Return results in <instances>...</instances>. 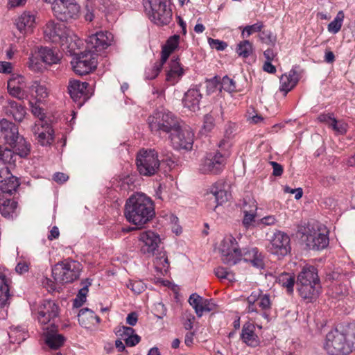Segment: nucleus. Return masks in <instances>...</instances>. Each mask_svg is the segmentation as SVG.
<instances>
[{"instance_id":"47","label":"nucleus","mask_w":355,"mask_h":355,"mask_svg":"<svg viewBox=\"0 0 355 355\" xmlns=\"http://www.w3.org/2000/svg\"><path fill=\"white\" fill-rule=\"evenodd\" d=\"M239 56L248 58L252 53V44L248 40L241 42L236 48Z\"/></svg>"},{"instance_id":"30","label":"nucleus","mask_w":355,"mask_h":355,"mask_svg":"<svg viewBox=\"0 0 355 355\" xmlns=\"http://www.w3.org/2000/svg\"><path fill=\"white\" fill-rule=\"evenodd\" d=\"M299 81V76L294 69L291 70L288 73L283 74L280 78L281 92H284V96L297 85Z\"/></svg>"},{"instance_id":"36","label":"nucleus","mask_w":355,"mask_h":355,"mask_svg":"<svg viewBox=\"0 0 355 355\" xmlns=\"http://www.w3.org/2000/svg\"><path fill=\"white\" fill-rule=\"evenodd\" d=\"M6 112L8 115H11L17 121H21L26 113L24 106L14 101L8 102Z\"/></svg>"},{"instance_id":"5","label":"nucleus","mask_w":355,"mask_h":355,"mask_svg":"<svg viewBox=\"0 0 355 355\" xmlns=\"http://www.w3.org/2000/svg\"><path fill=\"white\" fill-rule=\"evenodd\" d=\"M139 173L144 176H152L157 173L160 166L158 153L155 149H141L136 159Z\"/></svg>"},{"instance_id":"29","label":"nucleus","mask_w":355,"mask_h":355,"mask_svg":"<svg viewBox=\"0 0 355 355\" xmlns=\"http://www.w3.org/2000/svg\"><path fill=\"white\" fill-rule=\"evenodd\" d=\"M255 327L253 324L245 323L243 327L241 338L247 345L256 347L259 345V338L254 332Z\"/></svg>"},{"instance_id":"60","label":"nucleus","mask_w":355,"mask_h":355,"mask_svg":"<svg viewBox=\"0 0 355 355\" xmlns=\"http://www.w3.org/2000/svg\"><path fill=\"white\" fill-rule=\"evenodd\" d=\"M214 127V119L211 114H206L204 118L203 129L207 131H211Z\"/></svg>"},{"instance_id":"53","label":"nucleus","mask_w":355,"mask_h":355,"mask_svg":"<svg viewBox=\"0 0 355 355\" xmlns=\"http://www.w3.org/2000/svg\"><path fill=\"white\" fill-rule=\"evenodd\" d=\"M221 87L224 90L229 92H235L236 90L235 82L227 76L223 78L221 81Z\"/></svg>"},{"instance_id":"56","label":"nucleus","mask_w":355,"mask_h":355,"mask_svg":"<svg viewBox=\"0 0 355 355\" xmlns=\"http://www.w3.org/2000/svg\"><path fill=\"white\" fill-rule=\"evenodd\" d=\"M263 27V24L262 22H257L254 24L245 26L242 34L244 35L245 33H246L247 36H250L254 33L261 32Z\"/></svg>"},{"instance_id":"49","label":"nucleus","mask_w":355,"mask_h":355,"mask_svg":"<svg viewBox=\"0 0 355 355\" xmlns=\"http://www.w3.org/2000/svg\"><path fill=\"white\" fill-rule=\"evenodd\" d=\"M87 315H89L92 320L96 319L97 322H100V318L94 315V313L92 311L88 309H83L80 310L78 315V322L83 327H87V323L85 322V318Z\"/></svg>"},{"instance_id":"59","label":"nucleus","mask_w":355,"mask_h":355,"mask_svg":"<svg viewBox=\"0 0 355 355\" xmlns=\"http://www.w3.org/2000/svg\"><path fill=\"white\" fill-rule=\"evenodd\" d=\"M228 256H227V258H229L228 259L231 261H233L232 263V262H223L225 264H227V265H234L236 264L240 259H241V257L242 255L241 251L239 250V248L237 250H235V251H232V252H229L228 253Z\"/></svg>"},{"instance_id":"40","label":"nucleus","mask_w":355,"mask_h":355,"mask_svg":"<svg viewBox=\"0 0 355 355\" xmlns=\"http://www.w3.org/2000/svg\"><path fill=\"white\" fill-rule=\"evenodd\" d=\"M183 73V69L180 67L178 59L172 60L170 63V70L166 74V80L174 83L177 81V78L181 77Z\"/></svg>"},{"instance_id":"42","label":"nucleus","mask_w":355,"mask_h":355,"mask_svg":"<svg viewBox=\"0 0 355 355\" xmlns=\"http://www.w3.org/2000/svg\"><path fill=\"white\" fill-rule=\"evenodd\" d=\"M31 92L35 93V98L38 101L44 100L49 96V92L44 85L34 81L31 86Z\"/></svg>"},{"instance_id":"38","label":"nucleus","mask_w":355,"mask_h":355,"mask_svg":"<svg viewBox=\"0 0 355 355\" xmlns=\"http://www.w3.org/2000/svg\"><path fill=\"white\" fill-rule=\"evenodd\" d=\"M37 53L42 61L48 64H56L60 59V56L57 51L47 47H41Z\"/></svg>"},{"instance_id":"57","label":"nucleus","mask_w":355,"mask_h":355,"mask_svg":"<svg viewBox=\"0 0 355 355\" xmlns=\"http://www.w3.org/2000/svg\"><path fill=\"white\" fill-rule=\"evenodd\" d=\"M128 287L136 294L142 293L145 289V284L141 281L130 282Z\"/></svg>"},{"instance_id":"58","label":"nucleus","mask_w":355,"mask_h":355,"mask_svg":"<svg viewBox=\"0 0 355 355\" xmlns=\"http://www.w3.org/2000/svg\"><path fill=\"white\" fill-rule=\"evenodd\" d=\"M208 43L211 48L215 49L218 51H223L226 49L227 46V44L226 42L223 41H220L219 40L209 38L208 39Z\"/></svg>"},{"instance_id":"4","label":"nucleus","mask_w":355,"mask_h":355,"mask_svg":"<svg viewBox=\"0 0 355 355\" xmlns=\"http://www.w3.org/2000/svg\"><path fill=\"white\" fill-rule=\"evenodd\" d=\"M82 268V265L78 261L67 259L53 267L52 275L56 282L71 283L79 278Z\"/></svg>"},{"instance_id":"52","label":"nucleus","mask_w":355,"mask_h":355,"mask_svg":"<svg viewBox=\"0 0 355 355\" xmlns=\"http://www.w3.org/2000/svg\"><path fill=\"white\" fill-rule=\"evenodd\" d=\"M135 178L134 176L127 175L121 179L120 187L125 191L133 190L135 189Z\"/></svg>"},{"instance_id":"46","label":"nucleus","mask_w":355,"mask_h":355,"mask_svg":"<svg viewBox=\"0 0 355 355\" xmlns=\"http://www.w3.org/2000/svg\"><path fill=\"white\" fill-rule=\"evenodd\" d=\"M8 90L11 96L19 100H23L26 96L24 92L19 87L15 85V80H10L8 81Z\"/></svg>"},{"instance_id":"14","label":"nucleus","mask_w":355,"mask_h":355,"mask_svg":"<svg viewBox=\"0 0 355 355\" xmlns=\"http://www.w3.org/2000/svg\"><path fill=\"white\" fill-rule=\"evenodd\" d=\"M179 40L178 35H174L167 40L166 44L162 48L160 61L155 64L152 69V74L147 73L146 78L154 79L158 76L170 54L178 47Z\"/></svg>"},{"instance_id":"28","label":"nucleus","mask_w":355,"mask_h":355,"mask_svg":"<svg viewBox=\"0 0 355 355\" xmlns=\"http://www.w3.org/2000/svg\"><path fill=\"white\" fill-rule=\"evenodd\" d=\"M116 334L119 338L123 340L128 347H134L140 342L141 338L135 334V329L130 327H119Z\"/></svg>"},{"instance_id":"64","label":"nucleus","mask_w":355,"mask_h":355,"mask_svg":"<svg viewBox=\"0 0 355 355\" xmlns=\"http://www.w3.org/2000/svg\"><path fill=\"white\" fill-rule=\"evenodd\" d=\"M185 322H184V327L187 330L191 329L193 328V323L195 320V317L191 313L185 315Z\"/></svg>"},{"instance_id":"39","label":"nucleus","mask_w":355,"mask_h":355,"mask_svg":"<svg viewBox=\"0 0 355 355\" xmlns=\"http://www.w3.org/2000/svg\"><path fill=\"white\" fill-rule=\"evenodd\" d=\"M15 150V154L21 157H26L31 152V145L23 137L19 136L12 145H10Z\"/></svg>"},{"instance_id":"19","label":"nucleus","mask_w":355,"mask_h":355,"mask_svg":"<svg viewBox=\"0 0 355 355\" xmlns=\"http://www.w3.org/2000/svg\"><path fill=\"white\" fill-rule=\"evenodd\" d=\"M112 41L113 35L111 33L101 31L89 37L87 45L89 48L94 49L95 51L98 52L107 49Z\"/></svg>"},{"instance_id":"3","label":"nucleus","mask_w":355,"mask_h":355,"mask_svg":"<svg viewBox=\"0 0 355 355\" xmlns=\"http://www.w3.org/2000/svg\"><path fill=\"white\" fill-rule=\"evenodd\" d=\"M148 124L150 131L155 134L162 133L171 135L173 131L178 130L180 121L171 112L157 110L148 118Z\"/></svg>"},{"instance_id":"13","label":"nucleus","mask_w":355,"mask_h":355,"mask_svg":"<svg viewBox=\"0 0 355 355\" xmlns=\"http://www.w3.org/2000/svg\"><path fill=\"white\" fill-rule=\"evenodd\" d=\"M268 249L270 253L277 256H286L291 251L289 236L281 231H277L270 239Z\"/></svg>"},{"instance_id":"50","label":"nucleus","mask_w":355,"mask_h":355,"mask_svg":"<svg viewBox=\"0 0 355 355\" xmlns=\"http://www.w3.org/2000/svg\"><path fill=\"white\" fill-rule=\"evenodd\" d=\"M38 54L37 55H33L29 58V60L27 62V65L28 68L35 72L41 71L42 69V64L40 58Z\"/></svg>"},{"instance_id":"41","label":"nucleus","mask_w":355,"mask_h":355,"mask_svg":"<svg viewBox=\"0 0 355 355\" xmlns=\"http://www.w3.org/2000/svg\"><path fill=\"white\" fill-rule=\"evenodd\" d=\"M9 297V287L6 276L0 273V307L6 305Z\"/></svg>"},{"instance_id":"31","label":"nucleus","mask_w":355,"mask_h":355,"mask_svg":"<svg viewBox=\"0 0 355 355\" xmlns=\"http://www.w3.org/2000/svg\"><path fill=\"white\" fill-rule=\"evenodd\" d=\"M320 282L317 270L314 266H306L297 276V284H317Z\"/></svg>"},{"instance_id":"26","label":"nucleus","mask_w":355,"mask_h":355,"mask_svg":"<svg viewBox=\"0 0 355 355\" xmlns=\"http://www.w3.org/2000/svg\"><path fill=\"white\" fill-rule=\"evenodd\" d=\"M71 34H69L70 35H64L62 38L64 40L60 41L58 44L61 46L63 51H67L71 55H76V51L80 48L81 45H83V42L71 30Z\"/></svg>"},{"instance_id":"61","label":"nucleus","mask_w":355,"mask_h":355,"mask_svg":"<svg viewBox=\"0 0 355 355\" xmlns=\"http://www.w3.org/2000/svg\"><path fill=\"white\" fill-rule=\"evenodd\" d=\"M29 270V263L26 261H19L16 267L15 271L19 275H22L25 272H27Z\"/></svg>"},{"instance_id":"34","label":"nucleus","mask_w":355,"mask_h":355,"mask_svg":"<svg viewBox=\"0 0 355 355\" xmlns=\"http://www.w3.org/2000/svg\"><path fill=\"white\" fill-rule=\"evenodd\" d=\"M243 256L244 261L251 263L254 267L263 268L265 266L263 256L257 248L246 250L243 252Z\"/></svg>"},{"instance_id":"23","label":"nucleus","mask_w":355,"mask_h":355,"mask_svg":"<svg viewBox=\"0 0 355 355\" xmlns=\"http://www.w3.org/2000/svg\"><path fill=\"white\" fill-rule=\"evenodd\" d=\"M19 185L17 178L10 173L8 168L0 169V190L3 193H12Z\"/></svg>"},{"instance_id":"11","label":"nucleus","mask_w":355,"mask_h":355,"mask_svg":"<svg viewBox=\"0 0 355 355\" xmlns=\"http://www.w3.org/2000/svg\"><path fill=\"white\" fill-rule=\"evenodd\" d=\"M193 133L187 128H182L179 124L177 131H173L169 138L174 148L177 150H191L193 144Z\"/></svg>"},{"instance_id":"54","label":"nucleus","mask_w":355,"mask_h":355,"mask_svg":"<svg viewBox=\"0 0 355 355\" xmlns=\"http://www.w3.org/2000/svg\"><path fill=\"white\" fill-rule=\"evenodd\" d=\"M15 151L11 150L7 148L1 150V161L3 163H14L15 160L13 159L15 155Z\"/></svg>"},{"instance_id":"48","label":"nucleus","mask_w":355,"mask_h":355,"mask_svg":"<svg viewBox=\"0 0 355 355\" xmlns=\"http://www.w3.org/2000/svg\"><path fill=\"white\" fill-rule=\"evenodd\" d=\"M343 18V11L338 12L336 18L328 25V31L333 33H338L341 28Z\"/></svg>"},{"instance_id":"37","label":"nucleus","mask_w":355,"mask_h":355,"mask_svg":"<svg viewBox=\"0 0 355 355\" xmlns=\"http://www.w3.org/2000/svg\"><path fill=\"white\" fill-rule=\"evenodd\" d=\"M237 243H236V240L232 236H228L225 238L221 242L220 246V251L221 253V260L223 262H231L227 257L228 256L229 252L235 251L237 250ZM233 261H232V263Z\"/></svg>"},{"instance_id":"27","label":"nucleus","mask_w":355,"mask_h":355,"mask_svg":"<svg viewBox=\"0 0 355 355\" xmlns=\"http://www.w3.org/2000/svg\"><path fill=\"white\" fill-rule=\"evenodd\" d=\"M297 289L300 296L308 302L315 300L320 293V282L317 284H297Z\"/></svg>"},{"instance_id":"45","label":"nucleus","mask_w":355,"mask_h":355,"mask_svg":"<svg viewBox=\"0 0 355 355\" xmlns=\"http://www.w3.org/2000/svg\"><path fill=\"white\" fill-rule=\"evenodd\" d=\"M242 209L243 213H257V205L255 200L250 196H246L243 200Z\"/></svg>"},{"instance_id":"15","label":"nucleus","mask_w":355,"mask_h":355,"mask_svg":"<svg viewBox=\"0 0 355 355\" xmlns=\"http://www.w3.org/2000/svg\"><path fill=\"white\" fill-rule=\"evenodd\" d=\"M45 38L53 43L58 44L64 35H69L71 30L64 24L49 21L44 28Z\"/></svg>"},{"instance_id":"21","label":"nucleus","mask_w":355,"mask_h":355,"mask_svg":"<svg viewBox=\"0 0 355 355\" xmlns=\"http://www.w3.org/2000/svg\"><path fill=\"white\" fill-rule=\"evenodd\" d=\"M88 86L89 84L86 82L71 80L68 85L69 94L74 101H78L83 98V101L79 103L82 105L89 98Z\"/></svg>"},{"instance_id":"16","label":"nucleus","mask_w":355,"mask_h":355,"mask_svg":"<svg viewBox=\"0 0 355 355\" xmlns=\"http://www.w3.org/2000/svg\"><path fill=\"white\" fill-rule=\"evenodd\" d=\"M32 131L35 135H37V141L42 146L49 145L53 141L54 132L47 121L37 120L32 128Z\"/></svg>"},{"instance_id":"35","label":"nucleus","mask_w":355,"mask_h":355,"mask_svg":"<svg viewBox=\"0 0 355 355\" xmlns=\"http://www.w3.org/2000/svg\"><path fill=\"white\" fill-rule=\"evenodd\" d=\"M150 256L154 257L153 263L156 270L161 275L166 274L169 268V262L166 252L159 248Z\"/></svg>"},{"instance_id":"25","label":"nucleus","mask_w":355,"mask_h":355,"mask_svg":"<svg viewBox=\"0 0 355 355\" xmlns=\"http://www.w3.org/2000/svg\"><path fill=\"white\" fill-rule=\"evenodd\" d=\"M35 17L31 12H24L15 20V26L23 35L32 31L34 26Z\"/></svg>"},{"instance_id":"18","label":"nucleus","mask_w":355,"mask_h":355,"mask_svg":"<svg viewBox=\"0 0 355 355\" xmlns=\"http://www.w3.org/2000/svg\"><path fill=\"white\" fill-rule=\"evenodd\" d=\"M306 237V243L309 249L322 250L329 244V238L326 232H321L320 229L310 230Z\"/></svg>"},{"instance_id":"24","label":"nucleus","mask_w":355,"mask_h":355,"mask_svg":"<svg viewBox=\"0 0 355 355\" xmlns=\"http://www.w3.org/2000/svg\"><path fill=\"white\" fill-rule=\"evenodd\" d=\"M43 330L45 343L51 349H56L63 345L64 338L57 334L58 326L53 327H45Z\"/></svg>"},{"instance_id":"17","label":"nucleus","mask_w":355,"mask_h":355,"mask_svg":"<svg viewBox=\"0 0 355 355\" xmlns=\"http://www.w3.org/2000/svg\"><path fill=\"white\" fill-rule=\"evenodd\" d=\"M152 20L160 26L168 24L172 19V10L167 6L166 3H154L150 6Z\"/></svg>"},{"instance_id":"32","label":"nucleus","mask_w":355,"mask_h":355,"mask_svg":"<svg viewBox=\"0 0 355 355\" xmlns=\"http://www.w3.org/2000/svg\"><path fill=\"white\" fill-rule=\"evenodd\" d=\"M202 95L197 89H190L185 94L183 98L184 106L191 111H196L199 109V103Z\"/></svg>"},{"instance_id":"6","label":"nucleus","mask_w":355,"mask_h":355,"mask_svg":"<svg viewBox=\"0 0 355 355\" xmlns=\"http://www.w3.org/2000/svg\"><path fill=\"white\" fill-rule=\"evenodd\" d=\"M52 10L60 21H70L78 17L80 7L71 0H53Z\"/></svg>"},{"instance_id":"62","label":"nucleus","mask_w":355,"mask_h":355,"mask_svg":"<svg viewBox=\"0 0 355 355\" xmlns=\"http://www.w3.org/2000/svg\"><path fill=\"white\" fill-rule=\"evenodd\" d=\"M244 217L243 219V224L245 227H249L252 222L254 221V218L257 213H243Z\"/></svg>"},{"instance_id":"43","label":"nucleus","mask_w":355,"mask_h":355,"mask_svg":"<svg viewBox=\"0 0 355 355\" xmlns=\"http://www.w3.org/2000/svg\"><path fill=\"white\" fill-rule=\"evenodd\" d=\"M278 282L283 287L287 289L288 293H292L293 291V286L295 284V277L288 273H282L278 277Z\"/></svg>"},{"instance_id":"1","label":"nucleus","mask_w":355,"mask_h":355,"mask_svg":"<svg viewBox=\"0 0 355 355\" xmlns=\"http://www.w3.org/2000/svg\"><path fill=\"white\" fill-rule=\"evenodd\" d=\"M124 214L128 222L142 227L155 215L153 202L144 193L132 195L126 201Z\"/></svg>"},{"instance_id":"10","label":"nucleus","mask_w":355,"mask_h":355,"mask_svg":"<svg viewBox=\"0 0 355 355\" xmlns=\"http://www.w3.org/2000/svg\"><path fill=\"white\" fill-rule=\"evenodd\" d=\"M59 315L58 304L51 300H45L42 304L38 311L37 319L40 324L46 327H57L55 320Z\"/></svg>"},{"instance_id":"33","label":"nucleus","mask_w":355,"mask_h":355,"mask_svg":"<svg viewBox=\"0 0 355 355\" xmlns=\"http://www.w3.org/2000/svg\"><path fill=\"white\" fill-rule=\"evenodd\" d=\"M17 208V202L8 198L4 195H0V213L6 218H11Z\"/></svg>"},{"instance_id":"2","label":"nucleus","mask_w":355,"mask_h":355,"mask_svg":"<svg viewBox=\"0 0 355 355\" xmlns=\"http://www.w3.org/2000/svg\"><path fill=\"white\" fill-rule=\"evenodd\" d=\"M351 338L350 328L340 326L327 334L324 348L329 355H347L355 348Z\"/></svg>"},{"instance_id":"8","label":"nucleus","mask_w":355,"mask_h":355,"mask_svg":"<svg viewBox=\"0 0 355 355\" xmlns=\"http://www.w3.org/2000/svg\"><path fill=\"white\" fill-rule=\"evenodd\" d=\"M228 189L229 186L223 180H219L210 186L205 194L207 200L209 201L210 208L215 209L218 205L229 200L231 194Z\"/></svg>"},{"instance_id":"44","label":"nucleus","mask_w":355,"mask_h":355,"mask_svg":"<svg viewBox=\"0 0 355 355\" xmlns=\"http://www.w3.org/2000/svg\"><path fill=\"white\" fill-rule=\"evenodd\" d=\"M261 291H253L250 296H248L246 299V301L248 304V306L247 307V312L250 313H258V310L256 307L255 303L259 302V300L260 298Z\"/></svg>"},{"instance_id":"51","label":"nucleus","mask_w":355,"mask_h":355,"mask_svg":"<svg viewBox=\"0 0 355 355\" xmlns=\"http://www.w3.org/2000/svg\"><path fill=\"white\" fill-rule=\"evenodd\" d=\"M261 41L268 45H274L276 42V36L270 31H262L259 34Z\"/></svg>"},{"instance_id":"63","label":"nucleus","mask_w":355,"mask_h":355,"mask_svg":"<svg viewBox=\"0 0 355 355\" xmlns=\"http://www.w3.org/2000/svg\"><path fill=\"white\" fill-rule=\"evenodd\" d=\"M277 220L273 215H270L262 218L259 223L263 225H274L277 223Z\"/></svg>"},{"instance_id":"55","label":"nucleus","mask_w":355,"mask_h":355,"mask_svg":"<svg viewBox=\"0 0 355 355\" xmlns=\"http://www.w3.org/2000/svg\"><path fill=\"white\" fill-rule=\"evenodd\" d=\"M271 304L270 296L267 294L262 295L261 293L258 302L259 306L263 311H268L270 309Z\"/></svg>"},{"instance_id":"7","label":"nucleus","mask_w":355,"mask_h":355,"mask_svg":"<svg viewBox=\"0 0 355 355\" xmlns=\"http://www.w3.org/2000/svg\"><path fill=\"white\" fill-rule=\"evenodd\" d=\"M71 64L76 74L86 75L96 68V53L90 51L76 53Z\"/></svg>"},{"instance_id":"9","label":"nucleus","mask_w":355,"mask_h":355,"mask_svg":"<svg viewBox=\"0 0 355 355\" xmlns=\"http://www.w3.org/2000/svg\"><path fill=\"white\" fill-rule=\"evenodd\" d=\"M225 165V159L220 153H209L201 159L198 170L202 174L217 175Z\"/></svg>"},{"instance_id":"22","label":"nucleus","mask_w":355,"mask_h":355,"mask_svg":"<svg viewBox=\"0 0 355 355\" xmlns=\"http://www.w3.org/2000/svg\"><path fill=\"white\" fill-rule=\"evenodd\" d=\"M18 128L5 119L0 121V137L9 145H12L19 137Z\"/></svg>"},{"instance_id":"12","label":"nucleus","mask_w":355,"mask_h":355,"mask_svg":"<svg viewBox=\"0 0 355 355\" xmlns=\"http://www.w3.org/2000/svg\"><path fill=\"white\" fill-rule=\"evenodd\" d=\"M139 241L140 242L141 253L148 257L155 254L160 248V236L157 233L152 230L141 232L139 236Z\"/></svg>"},{"instance_id":"20","label":"nucleus","mask_w":355,"mask_h":355,"mask_svg":"<svg viewBox=\"0 0 355 355\" xmlns=\"http://www.w3.org/2000/svg\"><path fill=\"white\" fill-rule=\"evenodd\" d=\"M189 302L198 317H201L205 312L214 311L216 307V304L211 300L205 299L197 293L190 295Z\"/></svg>"}]
</instances>
